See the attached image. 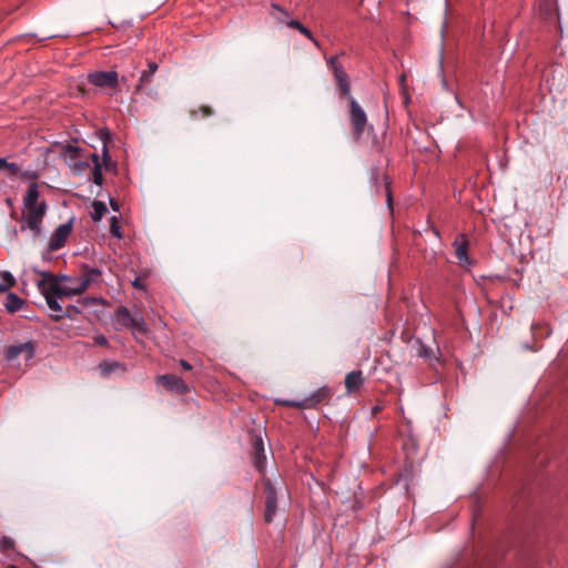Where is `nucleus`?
<instances>
[{"mask_svg":"<svg viewBox=\"0 0 568 568\" xmlns=\"http://www.w3.org/2000/svg\"><path fill=\"white\" fill-rule=\"evenodd\" d=\"M39 187L37 182L30 183L23 197V207L26 210L24 222L29 230L37 236L41 232V224L47 213V203L39 202Z\"/></svg>","mask_w":568,"mask_h":568,"instance_id":"f257e3e1","label":"nucleus"},{"mask_svg":"<svg viewBox=\"0 0 568 568\" xmlns=\"http://www.w3.org/2000/svg\"><path fill=\"white\" fill-rule=\"evenodd\" d=\"M332 396L333 393L331 388L327 386H322L301 400L276 398L275 404L298 409H313L322 403L329 402Z\"/></svg>","mask_w":568,"mask_h":568,"instance_id":"f03ea898","label":"nucleus"},{"mask_svg":"<svg viewBox=\"0 0 568 568\" xmlns=\"http://www.w3.org/2000/svg\"><path fill=\"white\" fill-rule=\"evenodd\" d=\"M40 275L41 280L38 282V288L44 297L57 295L59 298H62L75 295V293H71L72 288H63L60 285L58 277L52 273L40 272Z\"/></svg>","mask_w":568,"mask_h":568,"instance_id":"7ed1b4c3","label":"nucleus"},{"mask_svg":"<svg viewBox=\"0 0 568 568\" xmlns=\"http://www.w3.org/2000/svg\"><path fill=\"white\" fill-rule=\"evenodd\" d=\"M327 65L333 72V78L338 88L339 94L343 98H349L351 94V80L348 74L346 73L343 64L339 61V55H332L327 60Z\"/></svg>","mask_w":568,"mask_h":568,"instance_id":"20e7f679","label":"nucleus"},{"mask_svg":"<svg viewBox=\"0 0 568 568\" xmlns=\"http://www.w3.org/2000/svg\"><path fill=\"white\" fill-rule=\"evenodd\" d=\"M349 103V124L353 129L354 140L358 141L367 125V115L364 109L359 105V103L355 100L354 97L346 98Z\"/></svg>","mask_w":568,"mask_h":568,"instance_id":"39448f33","label":"nucleus"},{"mask_svg":"<svg viewBox=\"0 0 568 568\" xmlns=\"http://www.w3.org/2000/svg\"><path fill=\"white\" fill-rule=\"evenodd\" d=\"M97 304L105 305L106 301L103 297H83V298H80L75 305L67 306V308L64 311H62L61 314H52V317L55 321H59L63 317L71 318L73 314H81L90 306H93Z\"/></svg>","mask_w":568,"mask_h":568,"instance_id":"423d86ee","label":"nucleus"},{"mask_svg":"<svg viewBox=\"0 0 568 568\" xmlns=\"http://www.w3.org/2000/svg\"><path fill=\"white\" fill-rule=\"evenodd\" d=\"M119 81L116 71H94L88 74V82L100 89H115Z\"/></svg>","mask_w":568,"mask_h":568,"instance_id":"0eeeda50","label":"nucleus"},{"mask_svg":"<svg viewBox=\"0 0 568 568\" xmlns=\"http://www.w3.org/2000/svg\"><path fill=\"white\" fill-rule=\"evenodd\" d=\"M72 227L73 219H70L68 222L60 224L50 236L49 250L58 251L62 248L72 232Z\"/></svg>","mask_w":568,"mask_h":568,"instance_id":"6e6552de","label":"nucleus"},{"mask_svg":"<svg viewBox=\"0 0 568 568\" xmlns=\"http://www.w3.org/2000/svg\"><path fill=\"white\" fill-rule=\"evenodd\" d=\"M156 381L168 390L174 392L179 395H184L190 392V388L183 378L174 374L159 375Z\"/></svg>","mask_w":568,"mask_h":568,"instance_id":"1a4fd4ad","label":"nucleus"},{"mask_svg":"<svg viewBox=\"0 0 568 568\" xmlns=\"http://www.w3.org/2000/svg\"><path fill=\"white\" fill-rule=\"evenodd\" d=\"M453 244L455 246V255L458 264L463 267L473 265L474 261L468 255V240L464 235H460Z\"/></svg>","mask_w":568,"mask_h":568,"instance_id":"9d476101","label":"nucleus"},{"mask_svg":"<svg viewBox=\"0 0 568 568\" xmlns=\"http://www.w3.org/2000/svg\"><path fill=\"white\" fill-rule=\"evenodd\" d=\"M252 458L255 468L263 473L266 464L264 444L261 436H255L252 442Z\"/></svg>","mask_w":568,"mask_h":568,"instance_id":"9b49d317","label":"nucleus"},{"mask_svg":"<svg viewBox=\"0 0 568 568\" xmlns=\"http://www.w3.org/2000/svg\"><path fill=\"white\" fill-rule=\"evenodd\" d=\"M34 351L36 348L32 342L13 345L7 349L6 358L7 361L12 362L21 356V352H26V362H29L34 356Z\"/></svg>","mask_w":568,"mask_h":568,"instance_id":"f8f14e48","label":"nucleus"},{"mask_svg":"<svg viewBox=\"0 0 568 568\" xmlns=\"http://www.w3.org/2000/svg\"><path fill=\"white\" fill-rule=\"evenodd\" d=\"M101 271L99 268H89L87 267L83 273V277L77 282V288H72L71 293H75V295L82 294L89 285L97 281L101 276Z\"/></svg>","mask_w":568,"mask_h":568,"instance_id":"ddd939ff","label":"nucleus"},{"mask_svg":"<svg viewBox=\"0 0 568 568\" xmlns=\"http://www.w3.org/2000/svg\"><path fill=\"white\" fill-rule=\"evenodd\" d=\"M371 180L375 184L377 191H383L385 193L387 205L392 210L393 196L389 179L386 175H383L381 178L378 172L375 170L372 173Z\"/></svg>","mask_w":568,"mask_h":568,"instance_id":"4468645a","label":"nucleus"},{"mask_svg":"<svg viewBox=\"0 0 568 568\" xmlns=\"http://www.w3.org/2000/svg\"><path fill=\"white\" fill-rule=\"evenodd\" d=\"M364 376L361 369L352 371L345 376V388L348 394L356 393L364 384Z\"/></svg>","mask_w":568,"mask_h":568,"instance_id":"2eb2a0df","label":"nucleus"},{"mask_svg":"<svg viewBox=\"0 0 568 568\" xmlns=\"http://www.w3.org/2000/svg\"><path fill=\"white\" fill-rule=\"evenodd\" d=\"M277 509V497L275 489L268 485L267 495L265 499V514L264 518L266 523H271L276 514Z\"/></svg>","mask_w":568,"mask_h":568,"instance_id":"dca6fc26","label":"nucleus"},{"mask_svg":"<svg viewBox=\"0 0 568 568\" xmlns=\"http://www.w3.org/2000/svg\"><path fill=\"white\" fill-rule=\"evenodd\" d=\"M133 314L129 311L125 306H120L114 314V322L113 325L116 329H120L122 327H129L130 323L132 322Z\"/></svg>","mask_w":568,"mask_h":568,"instance_id":"f3484780","label":"nucleus"},{"mask_svg":"<svg viewBox=\"0 0 568 568\" xmlns=\"http://www.w3.org/2000/svg\"><path fill=\"white\" fill-rule=\"evenodd\" d=\"M3 170L9 179L27 176V172H21V166L16 162H8L7 158H0V171Z\"/></svg>","mask_w":568,"mask_h":568,"instance_id":"a211bd4d","label":"nucleus"},{"mask_svg":"<svg viewBox=\"0 0 568 568\" xmlns=\"http://www.w3.org/2000/svg\"><path fill=\"white\" fill-rule=\"evenodd\" d=\"M286 26L291 29L297 30L301 34L305 36L308 40H311L316 48H320V42L314 38L311 30L306 28L304 24H302L298 20H287Z\"/></svg>","mask_w":568,"mask_h":568,"instance_id":"6ab92c4d","label":"nucleus"},{"mask_svg":"<svg viewBox=\"0 0 568 568\" xmlns=\"http://www.w3.org/2000/svg\"><path fill=\"white\" fill-rule=\"evenodd\" d=\"M24 304V301L14 293H9L4 307L9 313L19 311Z\"/></svg>","mask_w":568,"mask_h":568,"instance_id":"aec40b11","label":"nucleus"},{"mask_svg":"<svg viewBox=\"0 0 568 568\" xmlns=\"http://www.w3.org/2000/svg\"><path fill=\"white\" fill-rule=\"evenodd\" d=\"M92 162L94 164L93 168V182L94 184L101 186L103 183V175H102V164L100 163V158L97 153H93L91 155Z\"/></svg>","mask_w":568,"mask_h":568,"instance_id":"412c9836","label":"nucleus"},{"mask_svg":"<svg viewBox=\"0 0 568 568\" xmlns=\"http://www.w3.org/2000/svg\"><path fill=\"white\" fill-rule=\"evenodd\" d=\"M91 206V219L94 222L101 221L108 211L106 205L102 201H93Z\"/></svg>","mask_w":568,"mask_h":568,"instance_id":"4be33fe9","label":"nucleus"},{"mask_svg":"<svg viewBox=\"0 0 568 568\" xmlns=\"http://www.w3.org/2000/svg\"><path fill=\"white\" fill-rule=\"evenodd\" d=\"M128 328H131L133 332H138L140 334H145L148 332L146 323L144 322L143 316L140 314L133 315L132 322Z\"/></svg>","mask_w":568,"mask_h":568,"instance_id":"5701e85b","label":"nucleus"},{"mask_svg":"<svg viewBox=\"0 0 568 568\" xmlns=\"http://www.w3.org/2000/svg\"><path fill=\"white\" fill-rule=\"evenodd\" d=\"M120 364L118 362H102L99 364V369L102 376H109L111 372L115 371Z\"/></svg>","mask_w":568,"mask_h":568,"instance_id":"b1692460","label":"nucleus"},{"mask_svg":"<svg viewBox=\"0 0 568 568\" xmlns=\"http://www.w3.org/2000/svg\"><path fill=\"white\" fill-rule=\"evenodd\" d=\"M153 75L154 74L151 73L149 70L142 71L140 79H139V83L135 87V92H140L144 85L151 83Z\"/></svg>","mask_w":568,"mask_h":568,"instance_id":"393cba45","label":"nucleus"},{"mask_svg":"<svg viewBox=\"0 0 568 568\" xmlns=\"http://www.w3.org/2000/svg\"><path fill=\"white\" fill-rule=\"evenodd\" d=\"M110 233L119 240L123 237L118 216L110 217Z\"/></svg>","mask_w":568,"mask_h":568,"instance_id":"a878e982","label":"nucleus"},{"mask_svg":"<svg viewBox=\"0 0 568 568\" xmlns=\"http://www.w3.org/2000/svg\"><path fill=\"white\" fill-rule=\"evenodd\" d=\"M44 298H45L48 307L50 308L51 312H53L54 314H61L62 313L63 310H62L61 305L58 302L59 297L57 295L47 296Z\"/></svg>","mask_w":568,"mask_h":568,"instance_id":"bb28decb","label":"nucleus"},{"mask_svg":"<svg viewBox=\"0 0 568 568\" xmlns=\"http://www.w3.org/2000/svg\"><path fill=\"white\" fill-rule=\"evenodd\" d=\"M13 548H14V541L10 537L3 536L0 539L1 551L8 552V551L12 550Z\"/></svg>","mask_w":568,"mask_h":568,"instance_id":"cd10ccee","label":"nucleus"},{"mask_svg":"<svg viewBox=\"0 0 568 568\" xmlns=\"http://www.w3.org/2000/svg\"><path fill=\"white\" fill-rule=\"evenodd\" d=\"M417 354L419 357L430 359L433 357V349L429 346L422 344L417 349Z\"/></svg>","mask_w":568,"mask_h":568,"instance_id":"c85d7f7f","label":"nucleus"},{"mask_svg":"<svg viewBox=\"0 0 568 568\" xmlns=\"http://www.w3.org/2000/svg\"><path fill=\"white\" fill-rule=\"evenodd\" d=\"M201 114L202 118L210 116L213 111L210 106H201L197 111H192V116L197 118V114Z\"/></svg>","mask_w":568,"mask_h":568,"instance_id":"c756f323","label":"nucleus"},{"mask_svg":"<svg viewBox=\"0 0 568 568\" xmlns=\"http://www.w3.org/2000/svg\"><path fill=\"white\" fill-rule=\"evenodd\" d=\"M1 277L3 280L2 283L8 284V286L13 287L16 285V280H14L13 275L10 272L4 271L1 274Z\"/></svg>","mask_w":568,"mask_h":568,"instance_id":"7c9ffc66","label":"nucleus"},{"mask_svg":"<svg viewBox=\"0 0 568 568\" xmlns=\"http://www.w3.org/2000/svg\"><path fill=\"white\" fill-rule=\"evenodd\" d=\"M81 149L77 145L68 144L64 146V152L68 153L71 158H77L80 153Z\"/></svg>","mask_w":568,"mask_h":568,"instance_id":"2f4dec72","label":"nucleus"},{"mask_svg":"<svg viewBox=\"0 0 568 568\" xmlns=\"http://www.w3.org/2000/svg\"><path fill=\"white\" fill-rule=\"evenodd\" d=\"M110 161H111V156L109 154V149H108L106 143L104 142L103 148H102V164L108 168Z\"/></svg>","mask_w":568,"mask_h":568,"instance_id":"473e14b6","label":"nucleus"},{"mask_svg":"<svg viewBox=\"0 0 568 568\" xmlns=\"http://www.w3.org/2000/svg\"><path fill=\"white\" fill-rule=\"evenodd\" d=\"M93 342L98 346H103V347H108L109 346L108 338L104 335H102V334L95 335L93 337Z\"/></svg>","mask_w":568,"mask_h":568,"instance_id":"72a5a7b5","label":"nucleus"},{"mask_svg":"<svg viewBox=\"0 0 568 568\" xmlns=\"http://www.w3.org/2000/svg\"><path fill=\"white\" fill-rule=\"evenodd\" d=\"M158 69H159V64L156 62L150 61L148 63V69L146 70H149L151 73L154 74L158 71Z\"/></svg>","mask_w":568,"mask_h":568,"instance_id":"f704fd0d","label":"nucleus"},{"mask_svg":"<svg viewBox=\"0 0 568 568\" xmlns=\"http://www.w3.org/2000/svg\"><path fill=\"white\" fill-rule=\"evenodd\" d=\"M180 363V366L184 369V371H191L192 369V365L185 361V359H180L179 361Z\"/></svg>","mask_w":568,"mask_h":568,"instance_id":"c9c22d12","label":"nucleus"},{"mask_svg":"<svg viewBox=\"0 0 568 568\" xmlns=\"http://www.w3.org/2000/svg\"><path fill=\"white\" fill-rule=\"evenodd\" d=\"M384 409V405L377 404L372 407V415L376 416L378 413H381Z\"/></svg>","mask_w":568,"mask_h":568,"instance_id":"e433bc0d","label":"nucleus"},{"mask_svg":"<svg viewBox=\"0 0 568 568\" xmlns=\"http://www.w3.org/2000/svg\"><path fill=\"white\" fill-rule=\"evenodd\" d=\"M272 9L283 13L285 17H288V13L281 6H278L276 3H272Z\"/></svg>","mask_w":568,"mask_h":568,"instance_id":"4c0bfd02","label":"nucleus"},{"mask_svg":"<svg viewBox=\"0 0 568 568\" xmlns=\"http://www.w3.org/2000/svg\"><path fill=\"white\" fill-rule=\"evenodd\" d=\"M132 285L135 287V288H139V290H144V284L142 283L141 280L139 278H135L133 282H132Z\"/></svg>","mask_w":568,"mask_h":568,"instance_id":"58836bf2","label":"nucleus"},{"mask_svg":"<svg viewBox=\"0 0 568 568\" xmlns=\"http://www.w3.org/2000/svg\"><path fill=\"white\" fill-rule=\"evenodd\" d=\"M110 205L114 211H119V205L113 199H110Z\"/></svg>","mask_w":568,"mask_h":568,"instance_id":"ea45409f","label":"nucleus"},{"mask_svg":"<svg viewBox=\"0 0 568 568\" xmlns=\"http://www.w3.org/2000/svg\"><path fill=\"white\" fill-rule=\"evenodd\" d=\"M9 288H10V286H8V284L0 283V293H4V292H7Z\"/></svg>","mask_w":568,"mask_h":568,"instance_id":"a19ab883","label":"nucleus"},{"mask_svg":"<svg viewBox=\"0 0 568 568\" xmlns=\"http://www.w3.org/2000/svg\"><path fill=\"white\" fill-rule=\"evenodd\" d=\"M121 81H122L123 83H126V82H128L126 77H125V75H123V77L121 78Z\"/></svg>","mask_w":568,"mask_h":568,"instance_id":"79ce46f5","label":"nucleus"},{"mask_svg":"<svg viewBox=\"0 0 568 568\" xmlns=\"http://www.w3.org/2000/svg\"><path fill=\"white\" fill-rule=\"evenodd\" d=\"M21 356H23V359L26 361V352H21Z\"/></svg>","mask_w":568,"mask_h":568,"instance_id":"37998d69","label":"nucleus"},{"mask_svg":"<svg viewBox=\"0 0 568 568\" xmlns=\"http://www.w3.org/2000/svg\"><path fill=\"white\" fill-rule=\"evenodd\" d=\"M69 288H77V283L72 286H70Z\"/></svg>","mask_w":568,"mask_h":568,"instance_id":"c03bdc74","label":"nucleus"},{"mask_svg":"<svg viewBox=\"0 0 568 568\" xmlns=\"http://www.w3.org/2000/svg\"><path fill=\"white\" fill-rule=\"evenodd\" d=\"M11 568H18V567H16V566H11Z\"/></svg>","mask_w":568,"mask_h":568,"instance_id":"a18cd8bd","label":"nucleus"}]
</instances>
